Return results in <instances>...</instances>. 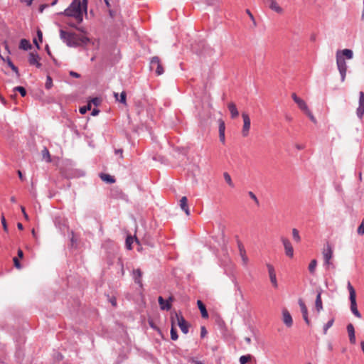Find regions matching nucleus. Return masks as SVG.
I'll list each match as a JSON object with an SVG mask.
<instances>
[{
	"instance_id": "obj_64",
	"label": "nucleus",
	"mask_w": 364,
	"mask_h": 364,
	"mask_svg": "<svg viewBox=\"0 0 364 364\" xmlns=\"http://www.w3.org/2000/svg\"><path fill=\"white\" fill-rule=\"evenodd\" d=\"M109 301H110V302H111V304H112V305L113 306H117V300H116L115 297L111 298Z\"/></svg>"
},
{
	"instance_id": "obj_30",
	"label": "nucleus",
	"mask_w": 364,
	"mask_h": 364,
	"mask_svg": "<svg viewBox=\"0 0 364 364\" xmlns=\"http://www.w3.org/2000/svg\"><path fill=\"white\" fill-rule=\"evenodd\" d=\"M170 333H171V338L173 341H176L178 339V335L176 329L173 326V319H172V326H171V328Z\"/></svg>"
},
{
	"instance_id": "obj_8",
	"label": "nucleus",
	"mask_w": 364,
	"mask_h": 364,
	"mask_svg": "<svg viewBox=\"0 0 364 364\" xmlns=\"http://www.w3.org/2000/svg\"><path fill=\"white\" fill-rule=\"evenodd\" d=\"M281 241L284 245L286 255L292 258L294 257V248L291 242L288 238L284 237H281Z\"/></svg>"
},
{
	"instance_id": "obj_23",
	"label": "nucleus",
	"mask_w": 364,
	"mask_h": 364,
	"mask_svg": "<svg viewBox=\"0 0 364 364\" xmlns=\"http://www.w3.org/2000/svg\"><path fill=\"white\" fill-rule=\"evenodd\" d=\"M315 308L317 312H320L323 309V303L321 300V291H318L315 301Z\"/></svg>"
},
{
	"instance_id": "obj_56",
	"label": "nucleus",
	"mask_w": 364,
	"mask_h": 364,
	"mask_svg": "<svg viewBox=\"0 0 364 364\" xmlns=\"http://www.w3.org/2000/svg\"><path fill=\"white\" fill-rule=\"evenodd\" d=\"M149 324L151 328L154 330H159V328L154 324V321L152 320H149Z\"/></svg>"
},
{
	"instance_id": "obj_2",
	"label": "nucleus",
	"mask_w": 364,
	"mask_h": 364,
	"mask_svg": "<svg viewBox=\"0 0 364 364\" xmlns=\"http://www.w3.org/2000/svg\"><path fill=\"white\" fill-rule=\"evenodd\" d=\"M60 36L69 47H85L91 41L87 36L74 32H68L62 29L60 31Z\"/></svg>"
},
{
	"instance_id": "obj_27",
	"label": "nucleus",
	"mask_w": 364,
	"mask_h": 364,
	"mask_svg": "<svg viewBox=\"0 0 364 364\" xmlns=\"http://www.w3.org/2000/svg\"><path fill=\"white\" fill-rule=\"evenodd\" d=\"M43 159H45L47 162L51 161V157L50 155V152L46 147H44L41 151Z\"/></svg>"
},
{
	"instance_id": "obj_33",
	"label": "nucleus",
	"mask_w": 364,
	"mask_h": 364,
	"mask_svg": "<svg viewBox=\"0 0 364 364\" xmlns=\"http://www.w3.org/2000/svg\"><path fill=\"white\" fill-rule=\"evenodd\" d=\"M223 177L226 183L232 188L234 187V183L232 181L230 175L228 172L223 173Z\"/></svg>"
},
{
	"instance_id": "obj_50",
	"label": "nucleus",
	"mask_w": 364,
	"mask_h": 364,
	"mask_svg": "<svg viewBox=\"0 0 364 364\" xmlns=\"http://www.w3.org/2000/svg\"><path fill=\"white\" fill-rule=\"evenodd\" d=\"M306 114L308 115V117L310 118V119L313 122H316V119L315 117H314V115L312 114L311 112L310 111L309 109H308V111H306L304 112Z\"/></svg>"
},
{
	"instance_id": "obj_12",
	"label": "nucleus",
	"mask_w": 364,
	"mask_h": 364,
	"mask_svg": "<svg viewBox=\"0 0 364 364\" xmlns=\"http://www.w3.org/2000/svg\"><path fill=\"white\" fill-rule=\"evenodd\" d=\"M356 115L360 119H362L364 115V92L363 91L359 92V101L358 107L356 109Z\"/></svg>"
},
{
	"instance_id": "obj_6",
	"label": "nucleus",
	"mask_w": 364,
	"mask_h": 364,
	"mask_svg": "<svg viewBox=\"0 0 364 364\" xmlns=\"http://www.w3.org/2000/svg\"><path fill=\"white\" fill-rule=\"evenodd\" d=\"M176 316L178 321V326L184 334H187L189 331L190 324L186 321L181 313H176Z\"/></svg>"
},
{
	"instance_id": "obj_48",
	"label": "nucleus",
	"mask_w": 364,
	"mask_h": 364,
	"mask_svg": "<svg viewBox=\"0 0 364 364\" xmlns=\"http://www.w3.org/2000/svg\"><path fill=\"white\" fill-rule=\"evenodd\" d=\"M108 13H109V16L112 18H114L116 17L117 16V10H114V9H112L111 8L108 9Z\"/></svg>"
},
{
	"instance_id": "obj_59",
	"label": "nucleus",
	"mask_w": 364,
	"mask_h": 364,
	"mask_svg": "<svg viewBox=\"0 0 364 364\" xmlns=\"http://www.w3.org/2000/svg\"><path fill=\"white\" fill-rule=\"evenodd\" d=\"M21 212H22V213L23 215L24 218L26 220H28V214L26 212L25 208L23 206H21Z\"/></svg>"
},
{
	"instance_id": "obj_63",
	"label": "nucleus",
	"mask_w": 364,
	"mask_h": 364,
	"mask_svg": "<svg viewBox=\"0 0 364 364\" xmlns=\"http://www.w3.org/2000/svg\"><path fill=\"white\" fill-rule=\"evenodd\" d=\"M99 112H100V110L98 109H95H95H92V111L91 112V114L92 116H97L99 114Z\"/></svg>"
},
{
	"instance_id": "obj_15",
	"label": "nucleus",
	"mask_w": 364,
	"mask_h": 364,
	"mask_svg": "<svg viewBox=\"0 0 364 364\" xmlns=\"http://www.w3.org/2000/svg\"><path fill=\"white\" fill-rule=\"evenodd\" d=\"M40 57L37 53L31 52L28 55V63L31 65H35L40 68L42 64L39 62Z\"/></svg>"
},
{
	"instance_id": "obj_43",
	"label": "nucleus",
	"mask_w": 364,
	"mask_h": 364,
	"mask_svg": "<svg viewBox=\"0 0 364 364\" xmlns=\"http://www.w3.org/2000/svg\"><path fill=\"white\" fill-rule=\"evenodd\" d=\"M219 133H225V124L223 120H219Z\"/></svg>"
},
{
	"instance_id": "obj_10",
	"label": "nucleus",
	"mask_w": 364,
	"mask_h": 364,
	"mask_svg": "<svg viewBox=\"0 0 364 364\" xmlns=\"http://www.w3.org/2000/svg\"><path fill=\"white\" fill-rule=\"evenodd\" d=\"M242 117L243 122H244L242 130V134L243 136L245 137V136H247L249 134V131H250V125H251V121H250V118L248 114H247L245 112H243L242 114Z\"/></svg>"
},
{
	"instance_id": "obj_40",
	"label": "nucleus",
	"mask_w": 364,
	"mask_h": 364,
	"mask_svg": "<svg viewBox=\"0 0 364 364\" xmlns=\"http://www.w3.org/2000/svg\"><path fill=\"white\" fill-rule=\"evenodd\" d=\"M357 232L360 235H364V218L362 220L360 225L358 226L357 229Z\"/></svg>"
},
{
	"instance_id": "obj_38",
	"label": "nucleus",
	"mask_w": 364,
	"mask_h": 364,
	"mask_svg": "<svg viewBox=\"0 0 364 364\" xmlns=\"http://www.w3.org/2000/svg\"><path fill=\"white\" fill-rule=\"evenodd\" d=\"M14 90L18 92L22 97H25L26 95V90L22 86H17L14 88Z\"/></svg>"
},
{
	"instance_id": "obj_62",
	"label": "nucleus",
	"mask_w": 364,
	"mask_h": 364,
	"mask_svg": "<svg viewBox=\"0 0 364 364\" xmlns=\"http://www.w3.org/2000/svg\"><path fill=\"white\" fill-rule=\"evenodd\" d=\"M190 361L194 363L195 364H203L201 361L196 360L195 358H191Z\"/></svg>"
},
{
	"instance_id": "obj_24",
	"label": "nucleus",
	"mask_w": 364,
	"mask_h": 364,
	"mask_svg": "<svg viewBox=\"0 0 364 364\" xmlns=\"http://www.w3.org/2000/svg\"><path fill=\"white\" fill-rule=\"evenodd\" d=\"M228 108L230 112L231 118L235 119L238 117L239 112L234 102H230L228 105Z\"/></svg>"
},
{
	"instance_id": "obj_57",
	"label": "nucleus",
	"mask_w": 364,
	"mask_h": 364,
	"mask_svg": "<svg viewBox=\"0 0 364 364\" xmlns=\"http://www.w3.org/2000/svg\"><path fill=\"white\" fill-rule=\"evenodd\" d=\"M70 75L73 77H75V78H79L80 77V75L75 71H70L69 73Z\"/></svg>"
},
{
	"instance_id": "obj_5",
	"label": "nucleus",
	"mask_w": 364,
	"mask_h": 364,
	"mask_svg": "<svg viewBox=\"0 0 364 364\" xmlns=\"http://www.w3.org/2000/svg\"><path fill=\"white\" fill-rule=\"evenodd\" d=\"M150 70H155L156 75H161L164 73V67L161 64V60L158 56H154L150 60Z\"/></svg>"
},
{
	"instance_id": "obj_4",
	"label": "nucleus",
	"mask_w": 364,
	"mask_h": 364,
	"mask_svg": "<svg viewBox=\"0 0 364 364\" xmlns=\"http://www.w3.org/2000/svg\"><path fill=\"white\" fill-rule=\"evenodd\" d=\"M347 287H348V289L349 291V299L350 301V310L355 316L360 318L362 317V315L359 312V311L358 310V308H357L355 290L349 281L348 282Z\"/></svg>"
},
{
	"instance_id": "obj_7",
	"label": "nucleus",
	"mask_w": 364,
	"mask_h": 364,
	"mask_svg": "<svg viewBox=\"0 0 364 364\" xmlns=\"http://www.w3.org/2000/svg\"><path fill=\"white\" fill-rule=\"evenodd\" d=\"M174 297L170 296L168 299L165 300L162 296L158 298V301L161 310L168 311L171 309V303L174 301Z\"/></svg>"
},
{
	"instance_id": "obj_47",
	"label": "nucleus",
	"mask_w": 364,
	"mask_h": 364,
	"mask_svg": "<svg viewBox=\"0 0 364 364\" xmlns=\"http://www.w3.org/2000/svg\"><path fill=\"white\" fill-rule=\"evenodd\" d=\"M117 264L120 267L121 275L124 276V263H123L122 258H120V257L118 258Z\"/></svg>"
},
{
	"instance_id": "obj_13",
	"label": "nucleus",
	"mask_w": 364,
	"mask_h": 364,
	"mask_svg": "<svg viewBox=\"0 0 364 364\" xmlns=\"http://www.w3.org/2000/svg\"><path fill=\"white\" fill-rule=\"evenodd\" d=\"M298 304H299V305L300 306L301 311V314H302V316H303V318H304L305 323L308 326H310L311 322H310V320H309V316H308V309H307V307H306L304 301H303L302 299H299V301H298Z\"/></svg>"
},
{
	"instance_id": "obj_34",
	"label": "nucleus",
	"mask_w": 364,
	"mask_h": 364,
	"mask_svg": "<svg viewBox=\"0 0 364 364\" xmlns=\"http://www.w3.org/2000/svg\"><path fill=\"white\" fill-rule=\"evenodd\" d=\"M252 358V356L250 354L242 355L240 358V364H246L251 360Z\"/></svg>"
},
{
	"instance_id": "obj_41",
	"label": "nucleus",
	"mask_w": 364,
	"mask_h": 364,
	"mask_svg": "<svg viewBox=\"0 0 364 364\" xmlns=\"http://www.w3.org/2000/svg\"><path fill=\"white\" fill-rule=\"evenodd\" d=\"M91 109V105L90 102L86 106L80 108V112L82 114H85L88 110Z\"/></svg>"
},
{
	"instance_id": "obj_45",
	"label": "nucleus",
	"mask_w": 364,
	"mask_h": 364,
	"mask_svg": "<svg viewBox=\"0 0 364 364\" xmlns=\"http://www.w3.org/2000/svg\"><path fill=\"white\" fill-rule=\"evenodd\" d=\"M101 102H102L101 98L96 97L92 98L91 100V101L89 102L90 103L92 102L95 106L97 107L101 104Z\"/></svg>"
},
{
	"instance_id": "obj_11",
	"label": "nucleus",
	"mask_w": 364,
	"mask_h": 364,
	"mask_svg": "<svg viewBox=\"0 0 364 364\" xmlns=\"http://www.w3.org/2000/svg\"><path fill=\"white\" fill-rule=\"evenodd\" d=\"M323 256L325 264L327 265L331 264V259L333 257V249L328 242H327L325 248L323 249Z\"/></svg>"
},
{
	"instance_id": "obj_49",
	"label": "nucleus",
	"mask_w": 364,
	"mask_h": 364,
	"mask_svg": "<svg viewBox=\"0 0 364 364\" xmlns=\"http://www.w3.org/2000/svg\"><path fill=\"white\" fill-rule=\"evenodd\" d=\"M248 194H249L250 197L255 200L256 204L259 205V200H258L257 196H255V194L253 192H252V191H250L248 193Z\"/></svg>"
},
{
	"instance_id": "obj_9",
	"label": "nucleus",
	"mask_w": 364,
	"mask_h": 364,
	"mask_svg": "<svg viewBox=\"0 0 364 364\" xmlns=\"http://www.w3.org/2000/svg\"><path fill=\"white\" fill-rule=\"evenodd\" d=\"M132 279L135 284H136L141 289H143L142 276L143 272L141 269H134L132 272Z\"/></svg>"
},
{
	"instance_id": "obj_60",
	"label": "nucleus",
	"mask_w": 364,
	"mask_h": 364,
	"mask_svg": "<svg viewBox=\"0 0 364 364\" xmlns=\"http://www.w3.org/2000/svg\"><path fill=\"white\" fill-rule=\"evenodd\" d=\"M17 255L18 259H22L23 257L24 254L21 249L18 250Z\"/></svg>"
},
{
	"instance_id": "obj_29",
	"label": "nucleus",
	"mask_w": 364,
	"mask_h": 364,
	"mask_svg": "<svg viewBox=\"0 0 364 364\" xmlns=\"http://www.w3.org/2000/svg\"><path fill=\"white\" fill-rule=\"evenodd\" d=\"M134 240L137 241V238L136 237H133L132 236H127V237L126 238L125 245H126V247H127V248L128 250H132V243L134 242Z\"/></svg>"
},
{
	"instance_id": "obj_20",
	"label": "nucleus",
	"mask_w": 364,
	"mask_h": 364,
	"mask_svg": "<svg viewBox=\"0 0 364 364\" xmlns=\"http://www.w3.org/2000/svg\"><path fill=\"white\" fill-rule=\"evenodd\" d=\"M283 322L287 327H291L293 324L292 317L288 310L284 309L282 311Z\"/></svg>"
},
{
	"instance_id": "obj_39",
	"label": "nucleus",
	"mask_w": 364,
	"mask_h": 364,
	"mask_svg": "<svg viewBox=\"0 0 364 364\" xmlns=\"http://www.w3.org/2000/svg\"><path fill=\"white\" fill-rule=\"evenodd\" d=\"M7 63L14 72L18 74V68L12 63L11 60L9 58H7Z\"/></svg>"
},
{
	"instance_id": "obj_54",
	"label": "nucleus",
	"mask_w": 364,
	"mask_h": 364,
	"mask_svg": "<svg viewBox=\"0 0 364 364\" xmlns=\"http://www.w3.org/2000/svg\"><path fill=\"white\" fill-rule=\"evenodd\" d=\"M49 7V4H41L40 6H39V12L42 13L45 9Z\"/></svg>"
},
{
	"instance_id": "obj_16",
	"label": "nucleus",
	"mask_w": 364,
	"mask_h": 364,
	"mask_svg": "<svg viewBox=\"0 0 364 364\" xmlns=\"http://www.w3.org/2000/svg\"><path fill=\"white\" fill-rule=\"evenodd\" d=\"M291 97L301 110H302L304 112L308 111L309 107L305 101L299 97L296 93H292Z\"/></svg>"
},
{
	"instance_id": "obj_26",
	"label": "nucleus",
	"mask_w": 364,
	"mask_h": 364,
	"mask_svg": "<svg viewBox=\"0 0 364 364\" xmlns=\"http://www.w3.org/2000/svg\"><path fill=\"white\" fill-rule=\"evenodd\" d=\"M31 44L30 41L27 39H21L19 43V48L23 50H28L31 49Z\"/></svg>"
},
{
	"instance_id": "obj_61",
	"label": "nucleus",
	"mask_w": 364,
	"mask_h": 364,
	"mask_svg": "<svg viewBox=\"0 0 364 364\" xmlns=\"http://www.w3.org/2000/svg\"><path fill=\"white\" fill-rule=\"evenodd\" d=\"M246 13L249 15V16L252 20L254 23H255V18H254L253 15L252 14V13L250 12V11L249 9H247Z\"/></svg>"
},
{
	"instance_id": "obj_53",
	"label": "nucleus",
	"mask_w": 364,
	"mask_h": 364,
	"mask_svg": "<svg viewBox=\"0 0 364 364\" xmlns=\"http://www.w3.org/2000/svg\"><path fill=\"white\" fill-rule=\"evenodd\" d=\"M207 334V330L205 326H201L200 328V337L204 338Z\"/></svg>"
},
{
	"instance_id": "obj_42",
	"label": "nucleus",
	"mask_w": 364,
	"mask_h": 364,
	"mask_svg": "<svg viewBox=\"0 0 364 364\" xmlns=\"http://www.w3.org/2000/svg\"><path fill=\"white\" fill-rule=\"evenodd\" d=\"M1 222L4 230L6 232H8V231H9L8 226H7L6 218L4 215H2L1 217Z\"/></svg>"
},
{
	"instance_id": "obj_58",
	"label": "nucleus",
	"mask_w": 364,
	"mask_h": 364,
	"mask_svg": "<svg viewBox=\"0 0 364 364\" xmlns=\"http://www.w3.org/2000/svg\"><path fill=\"white\" fill-rule=\"evenodd\" d=\"M219 139H220V141L224 144L225 142V133H219Z\"/></svg>"
},
{
	"instance_id": "obj_21",
	"label": "nucleus",
	"mask_w": 364,
	"mask_h": 364,
	"mask_svg": "<svg viewBox=\"0 0 364 364\" xmlns=\"http://www.w3.org/2000/svg\"><path fill=\"white\" fill-rule=\"evenodd\" d=\"M99 176L102 181H103L104 182H105L107 183L111 184V183H115V181H116V179L114 176H112L109 174H107V173H100Z\"/></svg>"
},
{
	"instance_id": "obj_55",
	"label": "nucleus",
	"mask_w": 364,
	"mask_h": 364,
	"mask_svg": "<svg viewBox=\"0 0 364 364\" xmlns=\"http://www.w3.org/2000/svg\"><path fill=\"white\" fill-rule=\"evenodd\" d=\"M37 37L40 42H42L43 41V33L42 31L38 28L37 30Z\"/></svg>"
},
{
	"instance_id": "obj_1",
	"label": "nucleus",
	"mask_w": 364,
	"mask_h": 364,
	"mask_svg": "<svg viewBox=\"0 0 364 364\" xmlns=\"http://www.w3.org/2000/svg\"><path fill=\"white\" fill-rule=\"evenodd\" d=\"M83 13H87V0H73L70 6L59 14L73 17L80 23L83 20Z\"/></svg>"
},
{
	"instance_id": "obj_37",
	"label": "nucleus",
	"mask_w": 364,
	"mask_h": 364,
	"mask_svg": "<svg viewBox=\"0 0 364 364\" xmlns=\"http://www.w3.org/2000/svg\"><path fill=\"white\" fill-rule=\"evenodd\" d=\"M53 86V80L50 75H48L46 77V81L45 83V87L47 90H50Z\"/></svg>"
},
{
	"instance_id": "obj_22",
	"label": "nucleus",
	"mask_w": 364,
	"mask_h": 364,
	"mask_svg": "<svg viewBox=\"0 0 364 364\" xmlns=\"http://www.w3.org/2000/svg\"><path fill=\"white\" fill-rule=\"evenodd\" d=\"M197 305H198V309H199V310L200 311L201 316L203 318H208V311L206 309L205 305L203 304V302L201 300H198L197 301Z\"/></svg>"
},
{
	"instance_id": "obj_32",
	"label": "nucleus",
	"mask_w": 364,
	"mask_h": 364,
	"mask_svg": "<svg viewBox=\"0 0 364 364\" xmlns=\"http://www.w3.org/2000/svg\"><path fill=\"white\" fill-rule=\"evenodd\" d=\"M317 265V261L316 259H312L309 264V271L311 274H314L316 267Z\"/></svg>"
},
{
	"instance_id": "obj_31",
	"label": "nucleus",
	"mask_w": 364,
	"mask_h": 364,
	"mask_svg": "<svg viewBox=\"0 0 364 364\" xmlns=\"http://www.w3.org/2000/svg\"><path fill=\"white\" fill-rule=\"evenodd\" d=\"M62 174L66 178H73L77 176L75 171L73 170L63 171Z\"/></svg>"
},
{
	"instance_id": "obj_17",
	"label": "nucleus",
	"mask_w": 364,
	"mask_h": 364,
	"mask_svg": "<svg viewBox=\"0 0 364 364\" xmlns=\"http://www.w3.org/2000/svg\"><path fill=\"white\" fill-rule=\"evenodd\" d=\"M265 4L271 10L275 11L277 14H282L283 12L282 8L279 6L276 0H266Z\"/></svg>"
},
{
	"instance_id": "obj_44",
	"label": "nucleus",
	"mask_w": 364,
	"mask_h": 364,
	"mask_svg": "<svg viewBox=\"0 0 364 364\" xmlns=\"http://www.w3.org/2000/svg\"><path fill=\"white\" fill-rule=\"evenodd\" d=\"M13 262H14V265L16 269H20L22 268V265H21V264L19 261V259L18 257H14Z\"/></svg>"
},
{
	"instance_id": "obj_19",
	"label": "nucleus",
	"mask_w": 364,
	"mask_h": 364,
	"mask_svg": "<svg viewBox=\"0 0 364 364\" xmlns=\"http://www.w3.org/2000/svg\"><path fill=\"white\" fill-rule=\"evenodd\" d=\"M346 329L348 334L350 343L351 344H355L356 342V338L353 325L351 323H348L346 326Z\"/></svg>"
},
{
	"instance_id": "obj_52",
	"label": "nucleus",
	"mask_w": 364,
	"mask_h": 364,
	"mask_svg": "<svg viewBox=\"0 0 364 364\" xmlns=\"http://www.w3.org/2000/svg\"><path fill=\"white\" fill-rule=\"evenodd\" d=\"M70 242H71V245L72 246L75 245L77 244V238H75V234H74L73 232H72V237L70 238Z\"/></svg>"
},
{
	"instance_id": "obj_28",
	"label": "nucleus",
	"mask_w": 364,
	"mask_h": 364,
	"mask_svg": "<svg viewBox=\"0 0 364 364\" xmlns=\"http://www.w3.org/2000/svg\"><path fill=\"white\" fill-rule=\"evenodd\" d=\"M292 237H293V240L296 242H298V243L300 242L301 240V236L299 235V232L296 228L292 229Z\"/></svg>"
},
{
	"instance_id": "obj_36",
	"label": "nucleus",
	"mask_w": 364,
	"mask_h": 364,
	"mask_svg": "<svg viewBox=\"0 0 364 364\" xmlns=\"http://www.w3.org/2000/svg\"><path fill=\"white\" fill-rule=\"evenodd\" d=\"M333 323L334 318H332L323 326V334H326L328 329L333 326Z\"/></svg>"
},
{
	"instance_id": "obj_35",
	"label": "nucleus",
	"mask_w": 364,
	"mask_h": 364,
	"mask_svg": "<svg viewBox=\"0 0 364 364\" xmlns=\"http://www.w3.org/2000/svg\"><path fill=\"white\" fill-rule=\"evenodd\" d=\"M118 102L122 104L127 105V93L125 91H122L119 95Z\"/></svg>"
},
{
	"instance_id": "obj_46",
	"label": "nucleus",
	"mask_w": 364,
	"mask_h": 364,
	"mask_svg": "<svg viewBox=\"0 0 364 364\" xmlns=\"http://www.w3.org/2000/svg\"><path fill=\"white\" fill-rule=\"evenodd\" d=\"M45 50L47 53V54L50 57V58H52V60H53L54 63L55 64H57V60H55V58L52 55V53L50 50V48H49V46L48 45H46V47H45Z\"/></svg>"
},
{
	"instance_id": "obj_3",
	"label": "nucleus",
	"mask_w": 364,
	"mask_h": 364,
	"mask_svg": "<svg viewBox=\"0 0 364 364\" xmlns=\"http://www.w3.org/2000/svg\"><path fill=\"white\" fill-rule=\"evenodd\" d=\"M336 64L338 70L341 75V82H343L346 78L347 65L345 60L346 59H351L353 57V53L350 49L338 50L336 52Z\"/></svg>"
},
{
	"instance_id": "obj_51",
	"label": "nucleus",
	"mask_w": 364,
	"mask_h": 364,
	"mask_svg": "<svg viewBox=\"0 0 364 364\" xmlns=\"http://www.w3.org/2000/svg\"><path fill=\"white\" fill-rule=\"evenodd\" d=\"M20 2L23 4H25L27 6H31L33 4L34 0H19Z\"/></svg>"
},
{
	"instance_id": "obj_14",
	"label": "nucleus",
	"mask_w": 364,
	"mask_h": 364,
	"mask_svg": "<svg viewBox=\"0 0 364 364\" xmlns=\"http://www.w3.org/2000/svg\"><path fill=\"white\" fill-rule=\"evenodd\" d=\"M267 267L268 269V273H269L270 282H271L272 286L274 288H277L278 284H277L276 272H275L274 267L271 264H267Z\"/></svg>"
},
{
	"instance_id": "obj_18",
	"label": "nucleus",
	"mask_w": 364,
	"mask_h": 364,
	"mask_svg": "<svg viewBox=\"0 0 364 364\" xmlns=\"http://www.w3.org/2000/svg\"><path fill=\"white\" fill-rule=\"evenodd\" d=\"M237 244L238 250L240 252V255L241 256L244 264H247V263L248 262V257L246 255V251H245L244 245H242V242L238 239L237 237Z\"/></svg>"
},
{
	"instance_id": "obj_25",
	"label": "nucleus",
	"mask_w": 364,
	"mask_h": 364,
	"mask_svg": "<svg viewBox=\"0 0 364 364\" xmlns=\"http://www.w3.org/2000/svg\"><path fill=\"white\" fill-rule=\"evenodd\" d=\"M181 208L186 213L187 215H190V210L188 205L187 197L183 196L180 200Z\"/></svg>"
}]
</instances>
